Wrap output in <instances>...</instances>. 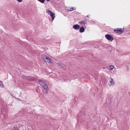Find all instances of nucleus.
Returning <instances> with one entry per match:
<instances>
[{
	"label": "nucleus",
	"instance_id": "f257e3e1",
	"mask_svg": "<svg viewBox=\"0 0 130 130\" xmlns=\"http://www.w3.org/2000/svg\"><path fill=\"white\" fill-rule=\"evenodd\" d=\"M39 83L41 85V86L44 89V91L45 93H47L48 91V88L46 83L43 81L42 80H39Z\"/></svg>",
	"mask_w": 130,
	"mask_h": 130
},
{
	"label": "nucleus",
	"instance_id": "f03ea898",
	"mask_svg": "<svg viewBox=\"0 0 130 130\" xmlns=\"http://www.w3.org/2000/svg\"><path fill=\"white\" fill-rule=\"evenodd\" d=\"M42 58L46 62L51 63H53L52 59L45 55L43 54L42 55Z\"/></svg>",
	"mask_w": 130,
	"mask_h": 130
},
{
	"label": "nucleus",
	"instance_id": "7ed1b4c3",
	"mask_svg": "<svg viewBox=\"0 0 130 130\" xmlns=\"http://www.w3.org/2000/svg\"><path fill=\"white\" fill-rule=\"evenodd\" d=\"M108 84L109 86H113L115 84V82L113 78L110 77L107 80Z\"/></svg>",
	"mask_w": 130,
	"mask_h": 130
},
{
	"label": "nucleus",
	"instance_id": "20e7f679",
	"mask_svg": "<svg viewBox=\"0 0 130 130\" xmlns=\"http://www.w3.org/2000/svg\"><path fill=\"white\" fill-rule=\"evenodd\" d=\"M46 12L48 13V14L50 15L52 17V20H53L55 17V14L53 13L51 10H47L46 11Z\"/></svg>",
	"mask_w": 130,
	"mask_h": 130
},
{
	"label": "nucleus",
	"instance_id": "39448f33",
	"mask_svg": "<svg viewBox=\"0 0 130 130\" xmlns=\"http://www.w3.org/2000/svg\"><path fill=\"white\" fill-rule=\"evenodd\" d=\"M106 39H107L109 41L112 42L113 40L112 36L109 34L106 35Z\"/></svg>",
	"mask_w": 130,
	"mask_h": 130
},
{
	"label": "nucleus",
	"instance_id": "423d86ee",
	"mask_svg": "<svg viewBox=\"0 0 130 130\" xmlns=\"http://www.w3.org/2000/svg\"><path fill=\"white\" fill-rule=\"evenodd\" d=\"M66 10L70 11H72L73 10H75L76 9L75 7H65Z\"/></svg>",
	"mask_w": 130,
	"mask_h": 130
},
{
	"label": "nucleus",
	"instance_id": "0eeeda50",
	"mask_svg": "<svg viewBox=\"0 0 130 130\" xmlns=\"http://www.w3.org/2000/svg\"><path fill=\"white\" fill-rule=\"evenodd\" d=\"M122 29L121 28H118L117 29L114 30V31L115 32L119 33V32H122Z\"/></svg>",
	"mask_w": 130,
	"mask_h": 130
},
{
	"label": "nucleus",
	"instance_id": "6e6552de",
	"mask_svg": "<svg viewBox=\"0 0 130 130\" xmlns=\"http://www.w3.org/2000/svg\"><path fill=\"white\" fill-rule=\"evenodd\" d=\"M80 27L79 25L78 24H76L73 25V28L76 30L78 29Z\"/></svg>",
	"mask_w": 130,
	"mask_h": 130
},
{
	"label": "nucleus",
	"instance_id": "1a4fd4ad",
	"mask_svg": "<svg viewBox=\"0 0 130 130\" xmlns=\"http://www.w3.org/2000/svg\"><path fill=\"white\" fill-rule=\"evenodd\" d=\"M107 68L110 71H111L113 69L114 67L112 65H110L107 66Z\"/></svg>",
	"mask_w": 130,
	"mask_h": 130
},
{
	"label": "nucleus",
	"instance_id": "9d476101",
	"mask_svg": "<svg viewBox=\"0 0 130 130\" xmlns=\"http://www.w3.org/2000/svg\"><path fill=\"white\" fill-rule=\"evenodd\" d=\"M87 23V21L86 20H83L79 22L82 25H84Z\"/></svg>",
	"mask_w": 130,
	"mask_h": 130
},
{
	"label": "nucleus",
	"instance_id": "9b49d317",
	"mask_svg": "<svg viewBox=\"0 0 130 130\" xmlns=\"http://www.w3.org/2000/svg\"><path fill=\"white\" fill-rule=\"evenodd\" d=\"M58 65L61 68H63L65 67V66L63 64L60 63H58Z\"/></svg>",
	"mask_w": 130,
	"mask_h": 130
},
{
	"label": "nucleus",
	"instance_id": "f8f14e48",
	"mask_svg": "<svg viewBox=\"0 0 130 130\" xmlns=\"http://www.w3.org/2000/svg\"><path fill=\"white\" fill-rule=\"evenodd\" d=\"M85 30V28L83 27H81L79 29V31L80 32H83Z\"/></svg>",
	"mask_w": 130,
	"mask_h": 130
},
{
	"label": "nucleus",
	"instance_id": "ddd939ff",
	"mask_svg": "<svg viewBox=\"0 0 130 130\" xmlns=\"http://www.w3.org/2000/svg\"><path fill=\"white\" fill-rule=\"evenodd\" d=\"M0 87L1 88H3L4 87L3 83L1 81H0Z\"/></svg>",
	"mask_w": 130,
	"mask_h": 130
},
{
	"label": "nucleus",
	"instance_id": "4468645a",
	"mask_svg": "<svg viewBox=\"0 0 130 130\" xmlns=\"http://www.w3.org/2000/svg\"><path fill=\"white\" fill-rule=\"evenodd\" d=\"M39 1H40V2L42 3H44L45 0H38Z\"/></svg>",
	"mask_w": 130,
	"mask_h": 130
},
{
	"label": "nucleus",
	"instance_id": "2eb2a0df",
	"mask_svg": "<svg viewBox=\"0 0 130 130\" xmlns=\"http://www.w3.org/2000/svg\"><path fill=\"white\" fill-rule=\"evenodd\" d=\"M13 130H18V128L17 127H13Z\"/></svg>",
	"mask_w": 130,
	"mask_h": 130
},
{
	"label": "nucleus",
	"instance_id": "dca6fc26",
	"mask_svg": "<svg viewBox=\"0 0 130 130\" xmlns=\"http://www.w3.org/2000/svg\"><path fill=\"white\" fill-rule=\"evenodd\" d=\"M17 1L19 2H21L23 1V0H17Z\"/></svg>",
	"mask_w": 130,
	"mask_h": 130
},
{
	"label": "nucleus",
	"instance_id": "f3484780",
	"mask_svg": "<svg viewBox=\"0 0 130 130\" xmlns=\"http://www.w3.org/2000/svg\"><path fill=\"white\" fill-rule=\"evenodd\" d=\"M51 0H46V1H48V2L49 1H50Z\"/></svg>",
	"mask_w": 130,
	"mask_h": 130
},
{
	"label": "nucleus",
	"instance_id": "a211bd4d",
	"mask_svg": "<svg viewBox=\"0 0 130 130\" xmlns=\"http://www.w3.org/2000/svg\"><path fill=\"white\" fill-rule=\"evenodd\" d=\"M86 17H89L88 15H87V16H86Z\"/></svg>",
	"mask_w": 130,
	"mask_h": 130
}]
</instances>
